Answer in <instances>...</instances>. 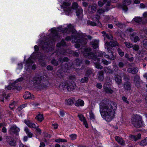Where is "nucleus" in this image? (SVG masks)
<instances>
[{
    "instance_id": "nucleus-20",
    "label": "nucleus",
    "mask_w": 147,
    "mask_h": 147,
    "mask_svg": "<svg viewBox=\"0 0 147 147\" xmlns=\"http://www.w3.org/2000/svg\"><path fill=\"white\" fill-rule=\"evenodd\" d=\"M76 11V16L79 19H81L83 16V11L82 9L81 8H79Z\"/></svg>"
},
{
    "instance_id": "nucleus-64",
    "label": "nucleus",
    "mask_w": 147,
    "mask_h": 147,
    "mask_svg": "<svg viewBox=\"0 0 147 147\" xmlns=\"http://www.w3.org/2000/svg\"><path fill=\"white\" fill-rule=\"evenodd\" d=\"M106 36L108 39L111 40L113 39V36L111 34H106Z\"/></svg>"
},
{
    "instance_id": "nucleus-34",
    "label": "nucleus",
    "mask_w": 147,
    "mask_h": 147,
    "mask_svg": "<svg viewBox=\"0 0 147 147\" xmlns=\"http://www.w3.org/2000/svg\"><path fill=\"white\" fill-rule=\"evenodd\" d=\"M104 73L102 71H100L98 74V79L100 81H102L104 80Z\"/></svg>"
},
{
    "instance_id": "nucleus-28",
    "label": "nucleus",
    "mask_w": 147,
    "mask_h": 147,
    "mask_svg": "<svg viewBox=\"0 0 147 147\" xmlns=\"http://www.w3.org/2000/svg\"><path fill=\"white\" fill-rule=\"evenodd\" d=\"M127 71L129 73H131L133 74H135L138 73V69L137 67L130 68L127 69Z\"/></svg>"
},
{
    "instance_id": "nucleus-59",
    "label": "nucleus",
    "mask_w": 147,
    "mask_h": 147,
    "mask_svg": "<svg viewBox=\"0 0 147 147\" xmlns=\"http://www.w3.org/2000/svg\"><path fill=\"white\" fill-rule=\"evenodd\" d=\"M123 77L124 79L126 81L128 82V81H129L130 80V79L129 78L128 76L126 74H123Z\"/></svg>"
},
{
    "instance_id": "nucleus-56",
    "label": "nucleus",
    "mask_w": 147,
    "mask_h": 147,
    "mask_svg": "<svg viewBox=\"0 0 147 147\" xmlns=\"http://www.w3.org/2000/svg\"><path fill=\"white\" fill-rule=\"evenodd\" d=\"M70 139L72 140H74L76 138L77 136L76 134H73L69 135Z\"/></svg>"
},
{
    "instance_id": "nucleus-23",
    "label": "nucleus",
    "mask_w": 147,
    "mask_h": 147,
    "mask_svg": "<svg viewBox=\"0 0 147 147\" xmlns=\"http://www.w3.org/2000/svg\"><path fill=\"white\" fill-rule=\"evenodd\" d=\"M36 68V65H26L25 68L27 71H30L34 70Z\"/></svg>"
},
{
    "instance_id": "nucleus-54",
    "label": "nucleus",
    "mask_w": 147,
    "mask_h": 147,
    "mask_svg": "<svg viewBox=\"0 0 147 147\" xmlns=\"http://www.w3.org/2000/svg\"><path fill=\"white\" fill-rule=\"evenodd\" d=\"M75 100L74 99H69L67 100V104L69 105H71L74 103Z\"/></svg>"
},
{
    "instance_id": "nucleus-62",
    "label": "nucleus",
    "mask_w": 147,
    "mask_h": 147,
    "mask_svg": "<svg viewBox=\"0 0 147 147\" xmlns=\"http://www.w3.org/2000/svg\"><path fill=\"white\" fill-rule=\"evenodd\" d=\"M75 63H76V64H80L82 63V61L80 59H76L75 60Z\"/></svg>"
},
{
    "instance_id": "nucleus-16",
    "label": "nucleus",
    "mask_w": 147,
    "mask_h": 147,
    "mask_svg": "<svg viewBox=\"0 0 147 147\" xmlns=\"http://www.w3.org/2000/svg\"><path fill=\"white\" fill-rule=\"evenodd\" d=\"M71 39L72 40V42H76L80 41V40L77 39V37L75 34L71 35V36H67L65 38L66 40L67 41H70Z\"/></svg>"
},
{
    "instance_id": "nucleus-13",
    "label": "nucleus",
    "mask_w": 147,
    "mask_h": 147,
    "mask_svg": "<svg viewBox=\"0 0 147 147\" xmlns=\"http://www.w3.org/2000/svg\"><path fill=\"white\" fill-rule=\"evenodd\" d=\"M6 89L8 90H11L16 89L17 90H21L22 87L20 86H16L14 82L8 85L7 87H6Z\"/></svg>"
},
{
    "instance_id": "nucleus-17",
    "label": "nucleus",
    "mask_w": 147,
    "mask_h": 147,
    "mask_svg": "<svg viewBox=\"0 0 147 147\" xmlns=\"http://www.w3.org/2000/svg\"><path fill=\"white\" fill-rule=\"evenodd\" d=\"M130 39L131 40L134 42H136L138 41H139L140 40V39L139 37L136 35V33H132L130 34Z\"/></svg>"
},
{
    "instance_id": "nucleus-3",
    "label": "nucleus",
    "mask_w": 147,
    "mask_h": 147,
    "mask_svg": "<svg viewBox=\"0 0 147 147\" xmlns=\"http://www.w3.org/2000/svg\"><path fill=\"white\" fill-rule=\"evenodd\" d=\"M45 76L38 75L34 76L32 79V81L33 82L35 88L38 90H40L47 87V85L46 83H42L44 79Z\"/></svg>"
},
{
    "instance_id": "nucleus-15",
    "label": "nucleus",
    "mask_w": 147,
    "mask_h": 147,
    "mask_svg": "<svg viewBox=\"0 0 147 147\" xmlns=\"http://www.w3.org/2000/svg\"><path fill=\"white\" fill-rule=\"evenodd\" d=\"M140 77L137 74L134 77V79L133 81L135 84V85L137 87H139L140 86Z\"/></svg>"
},
{
    "instance_id": "nucleus-22",
    "label": "nucleus",
    "mask_w": 147,
    "mask_h": 147,
    "mask_svg": "<svg viewBox=\"0 0 147 147\" xmlns=\"http://www.w3.org/2000/svg\"><path fill=\"white\" fill-rule=\"evenodd\" d=\"M109 44L110 45L113 47H119L120 45L119 43L116 40L113 39L111 40L109 42H108Z\"/></svg>"
},
{
    "instance_id": "nucleus-2",
    "label": "nucleus",
    "mask_w": 147,
    "mask_h": 147,
    "mask_svg": "<svg viewBox=\"0 0 147 147\" xmlns=\"http://www.w3.org/2000/svg\"><path fill=\"white\" fill-rule=\"evenodd\" d=\"M68 28H65L63 29L61 27H59L57 28L51 29V35L50 37V39L52 41L55 42L60 39V36L58 35L57 32H62L63 33H67L68 34L69 32L74 33L75 30L73 26L70 24L67 26Z\"/></svg>"
},
{
    "instance_id": "nucleus-33",
    "label": "nucleus",
    "mask_w": 147,
    "mask_h": 147,
    "mask_svg": "<svg viewBox=\"0 0 147 147\" xmlns=\"http://www.w3.org/2000/svg\"><path fill=\"white\" fill-rule=\"evenodd\" d=\"M72 10H77L78 8H81L79 7L78 3L76 2H73L71 5V7ZM73 11V10H72Z\"/></svg>"
},
{
    "instance_id": "nucleus-45",
    "label": "nucleus",
    "mask_w": 147,
    "mask_h": 147,
    "mask_svg": "<svg viewBox=\"0 0 147 147\" xmlns=\"http://www.w3.org/2000/svg\"><path fill=\"white\" fill-rule=\"evenodd\" d=\"M89 77L85 76L81 79L80 82L82 83H87L89 80Z\"/></svg>"
},
{
    "instance_id": "nucleus-37",
    "label": "nucleus",
    "mask_w": 147,
    "mask_h": 147,
    "mask_svg": "<svg viewBox=\"0 0 147 147\" xmlns=\"http://www.w3.org/2000/svg\"><path fill=\"white\" fill-rule=\"evenodd\" d=\"M134 21L136 23H139L140 22H142L143 23V21H144V19L141 17H136L134 19Z\"/></svg>"
},
{
    "instance_id": "nucleus-27",
    "label": "nucleus",
    "mask_w": 147,
    "mask_h": 147,
    "mask_svg": "<svg viewBox=\"0 0 147 147\" xmlns=\"http://www.w3.org/2000/svg\"><path fill=\"white\" fill-rule=\"evenodd\" d=\"M124 89L125 90H128L131 89V84L129 82H125L123 85Z\"/></svg>"
},
{
    "instance_id": "nucleus-29",
    "label": "nucleus",
    "mask_w": 147,
    "mask_h": 147,
    "mask_svg": "<svg viewBox=\"0 0 147 147\" xmlns=\"http://www.w3.org/2000/svg\"><path fill=\"white\" fill-rule=\"evenodd\" d=\"M115 140L119 144L123 146L125 144L124 141L123 139L119 136H115Z\"/></svg>"
},
{
    "instance_id": "nucleus-35",
    "label": "nucleus",
    "mask_w": 147,
    "mask_h": 147,
    "mask_svg": "<svg viewBox=\"0 0 147 147\" xmlns=\"http://www.w3.org/2000/svg\"><path fill=\"white\" fill-rule=\"evenodd\" d=\"M69 60V59L67 57H65L63 58H60L58 59L59 63H62L63 62H67Z\"/></svg>"
},
{
    "instance_id": "nucleus-47",
    "label": "nucleus",
    "mask_w": 147,
    "mask_h": 147,
    "mask_svg": "<svg viewBox=\"0 0 147 147\" xmlns=\"http://www.w3.org/2000/svg\"><path fill=\"white\" fill-rule=\"evenodd\" d=\"M24 131L28 134V136L31 137L32 136V134L30 132L29 129L27 127L25 128Z\"/></svg>"
},
{
    "instance_id": "nucleus-63",
    "label": "nucleus",
    "mask_w": 147,
    "mask_h": 147,
    "mask_svg": "<svg viewBox=\"0 0 147 147\" xmlns=\"http://www.w3.org/2000/svg\"><path fill=\"white\" fill-rule=\"evenodd\" d=\"M55 141L57 142H67V141L66 140L62 139H57L55 140Z\"/></svg>"
},
{
    "instance_id": "nucleus-24",
    "label": "nucleus",
    "mask_w": 147,
    "mask_h": 147,
    "mask_svg": "<svg viewBox=\"0 0 147 147\" xmlns=\"http://www.w3.org/2000/svg\"><path fill=\"white\" fill-rule=\"evenodd\" d=\"M23 97L25 99H32L34 98V96L31 95L30 93L28 91L25 92Z\"/></svg>"
},
{
    "instance_id": "nucleus-61",
    "label": "nucleus",
    "mask_w": 147,
    "mask_h": 147,
    "mask_svg": "<svg viewBox=\"0 0 147 147\" xmlns=\"http://www.w3.org/2000/svg\"><path fill=\"white\" fill-rule=\"evenodd\" d=\"M90 119L92 120H94L95 119V116L93 113L91 112L90 113Z\"/></svg>"
},
{
    "instance_id": "nucleus-21",
    "label": "nucleus",
    "mask_w": 147,
    "mask_h": 147,
    "mask_svg": "<svg viewBox=\"0 0 147 147\" xmlns=\"http://www.w3.org/2000/svg\"><path fill=\"white\" fill-rule=\"evenodd\" d=\"M78 117H79L80 120L83 122L84 124L85 125L86 127L87 128H88V127L87 122L86 121V119L84 117L83 115L81 114L78 115Z\"/></svg>"
},
{
    "instance_id": "nucleus-44",
    "label": "nucleus",
    "mask_w": 147,
    "mask_h": 147,
    "mask_svg": "<svg viewBox=\"0 0 147 147\" xmlns=\"http://www.w3.org/2000/svg\"><path fill=\"white\" fill-rule=\"evenodd\" d=\"M66 53V51L64 49H62L61 50H58L57 51V54H61L63 55H65Z\"/></svg>"
},
{
    "instance_id": "nucleus-49",
    "label": "nucleus",
    "mask_w": 147,
    "mask_h": 147,
    "mask_svg": "<svg viewBox=\"0 0 147 147\" xmlns=\"http://www.w3.org/2000/svg\"><path fill=\"white\" fill-rule=\"evenodd\" d=\"M124 44L128 48H131L133 47V45L131 42H124Z\"/></svg>"
},
{
    "instance_id": "nucleus-11",
    "label": "nucleus",
    "mask_w": 147,
    "mask_h": 147,
    "mask_svg": "<svg viewBox=\"0 0 147 147\" xmlns=\"http://www.w3.org/2000/svg\"><path fill=\"white\" fill-rule=\"evenodd\" d=\"M77 39L80 40V41L75 42V47L76 48H79L80 45H84L86 44L87 42V40L85 38H83L81 39H80L79 38H77Z\"/></svg>"
},
{
    "instance_id": "nucleus-41",
    "label": "nucleus",
    "mask_w": 147,
    "mask_h": 147,
    "mask_svg": "<svg viewBox=\"0 0 147 147\" xmlns=\"http://www.w3.org/2000/svg\"><path fill=\"white\" fill-rule=\"evenodd\" d=\"M93 73L92 71L90 69H88L86 71L85 75V76L89 78Z\"/></svg>"
},
{
    "instance_id": "nucleus-18",
    "label": "nucleus",
    "mask_w": 147,
    "mask_h": 147,
    "mask_svg": "<svg viewBox=\"0 0 147 147\" xmlns=\"http://www.w3.org/2000/svg\"><path fill=\"white\" fill-rule=\"evenodd\" d=\"M103 88L105 92L107 93L112 94L113 93V90L109 87L108 84H105L103 86Z\"/></svg>"
},
{
    "instance_id": "nucleus-25",
    "label": "nucleus",
    "mask_w": 147,
    "mask_h": 147,
    "mask_svg": "<svg viewBox=\"0 0 147 147\" xmlns=\"http://www.w3.org/2000/svg\"><path fill=\"white\" fill-rule=\"evenodd\" d=\"M141 138V135L140 134H138L136 136L133 135H130L129 136V138L131 140H134L135 141H136L140 139Z\"/></svg>"
},
{
    "instance_id": "nucleus-6",
    "label": "nucleus",
    "mask_w": 147,
    "mask_h": 147,
    "mask_svg": "<svg viewBox=\"0 0 147 147\" xmlns=\"http://www.w3.org/2000/svg\"><path fill=\"white\" fill-rule=\"evenodd\" d=\"M71 2L64 1L61 5V8L63 9L66 15H70L73 12V10L71 7H68L70 5Z\"/></svg>"
},
{
    "instance_id": "nucleus-12",
    "label": "nucleus",
    "mask_w": 147,
    "mask_h": 147,
    "mask_svg": "<svg viewBox=\"0 0 147 147\" xmlns=\"http://www.w3.org/2000/svg\"><path fill=\"white\" fill-rule=\"evenodd\" d=\"M20 129L16 125H12L9 130V132L10 134L12 135H13L14 134L17 135Z\"/></svg>"
},
{
    "instance_id": "nucleus-9",
    "label": "nucleus",
    "mask_w": 147,
    "mask_h": 147,
    "mask_svg": "<svg viewBox=\"0 0 147 147\" xmlns=\"http://www.w3.org/2000/svg\"><path fill=\"white\" fill-rule=\"evenodd\" d=\"M68 65H62L61 69H59L58 70L56 73V75L57 77L60 78H63L64 76V71H65L66 70V69H63V67H67Z\"/></svg>"
},
{
    "instance_id": "nucleus-39",
    "label": "nucleus",
    "mask_w": 147,
    "mask_h": 147,
    "mask_svg": "<svg viewBox=\"0 0 147 147\" xmlns=\"http://www.w3.org/2000/svg\"><path fill=\"white\" fill-rule=\"evenodd\" d=\"M143 18H142L144 21H143V24H145L147 22V12H145L143 13Z\"/></svg>"
},
{
    "instance_id": "nucleus-38",
    "label": "nucleus",
    "mask_w": 147,
    "mask_h": 147,
    "mask_svg": "<svg viewBox=\"0 0 147 147\" xmlns=\"http://www.w3.org/2000/svg\"><path fill=\"white\" fill-rule=\"evenodd\" d=\"M100 19V16L98 15L97 13L93 16V20L94 21L97 22L98 23H99V20Z\"/></svg>"
},
{
    "instance_id": "nucleus-31",
    "label": "nucleus",
    "mask_w": 147,
    "mask_h": 147,
    "mask_svg": "<svg viewBox=\"0 0 147 147\" xmlns=\"http://www.w3.org/2000/svg\"><path fill=\"white\" fill-rule=\"evenodd\" d=\"M75 102V105L76 106H82L84 105V101L80 99L76 100Z\"/></svg>"
},
{
    "instance_id": "nucleus-48",
    "label": "nucleus",
    "mask_w": 147,
    "mask_h": 147,
    "mask_svg": "<svg viewBox=\"0 0 147 147\" xmlns=\"http://www.w3.org/2000/svg\"><path fill=\"white\" fill-rule=\"evenodd\" d=\"M104 70L105 72L107 73L112 74L113 72V70L107 67H105Z\"/></svg>"
},
{
    "instance_id": "nucleus-58",
    "label": "nucleus",
    "mask_w": 147,
    "mask_h": 147,
    "mask_svg": "<svg viewBox=\"0 0 147 147\" xmlns=\"http://www.w3.org/2000/svg\"><path fill=\"white\" fill-rule=\"evenodd\" d=\"M117 51L119 54L122 57L124 55V52L122 51L121 50L120 48H118L117 49Z\"/></svg>"
},
{
    "instance_id": "nucleus-50",
    "label": "nucleus",
    "mask_w": 147,
    "mask_h": 147,
    "mask_svg": "<svg viewBox=\"0 0 147 147\" xmlns=\"http://www.w3.org/2000/svg\"><path fill=\"white\" fill-rule=\"evenodd\" d=\"M143 47L147 49V39H144L142 41Z\"/></svg>"
},
{
    "instance_id": "nucleus-52",
    "label": "nucleus",
    "mask_w": 147,
    "mask_h": 147,
    "mask_svg": "<svg viewBox=\"0 0 147 147\" xmlns=\"http://www.w3.org/2000/svg\"><path fill=\"white\" fill-rule=\"evenodd\" d=\"M87 24L88 25H91L92 26H96V23L94 22L91 21L89 20H88L87 22Z\"/></svg>"
},
{
    "instance_id": "nucleus-26",
    "label": "nucleus",
    "mask_w": 147,
    "mask_h": 147,
    "mask_svg": "<svg viewBox=\"0 0 147 147\" xmlns=\"http://www.w3.org/2000/svg\"><path fill=\"white\" fill-rule=\"evenodd\" d=\"M105 49H107V51L109 53H111V55H113L112 52L113 47H111L110 45L109 44L108 42H107L105 43Z\"/></svg>"
},
{
    "instance_id": "nucleus-53",
    "label": "nucleus",
    "mask_w": 147,
    "mask_h": 147,
    "mask_svg": "<svg viewBox=\"0 0 147 147\" xmlns=\"http://www.w3.org/2000/svg\"><path fill=\"white\" fill-rule=\"evenodd\" d=\"M9 144L11 146H14L16 145V142L12 138L9 142Z\"/></svg>"
},
{
    "instance_id": "nucleus-4",
    "label": "nucleus",
    "mask_w": 147,
    "mask_h": 147,
    "mask_svg": "<svg viewBox=\"0 0 147 147\" xmlns=\"http://www.w3.org/2000/svg\"><path fill=\"white\" fill-rule=\"evenodd\" d=\"M77 86L75 82L74 81H67L62 83L59 85L61 90H67L69 91H72L75 90Z\"/></svg>"
},
{
    "instance_id": "nucleus-40",
    "label": "nucleus",
    "mask_w": 147,
    "mask_h": 147,
    "mask_svg": "<svg viewBox=\"0 0 147 147\" xmlns=\"http://www.w3.org/2000/svg\"><path fill=\"white\" fill-rule=\"evenodd\" d=\"M66 43L65 42L64 40L63 39L61 41L60 43H58L57 45V47H60L61 46L64 47L66 46Z\"/></svg>"
},
{
    "instance_id": "nucleus-60",
    "label": "nucleus",
    "mask_w": 147,
    "mask_h": 147,
    "mask_svg": "<svg viewBox=\"0 0 147 147\" xmlns=\"http://www.w3.org/2000/svg\"><path fill=\"white\" fill-rule=\"evenodd\" d=\"M145 51H144L143 49L140 50L138 52V54L141 55V56H143L145 53Z\"/></svg>"
},
{
    "instance_id": "nucleus-19",
    "label": "nucleus",
    "mask_w": 147,
    "mask_h": 147,
    "mask_svg": "<svg viewBox=\"0 0 147 147\" xmlns=\"http://www.w3.org/2000/svg\"><path fill=\"white\" fill-rule=\"evenodd\" d=\"M114 80L118 85H121L122 83L121 77L118 74H116L114 76Z\"/></svg>"
},
{
    "instance_id": "nucleus-10",
    "label": "nucleus",
    "mask_w": 147,
    "mask_h": 147,
    "mask_svg": "<svg viewBox=\"0 0 147 147\" xmlns=\"http://www.w3.org/2000/svg\"><path fill=\"white\" fill-rule=\"evenodd\" d=\"M131 0H123V4L121 7L122 9L125 12H127L128 10L127 6L131 4Z\"/></svg>"
},
{
    "instance_id": "nucleus-32",
    "label": "nucleus",
    "mask_w": 147,
    "mask_h": 147,
    "mask_svg": "<svg viewBox=\"0 0 147 147\" xmlns=\"http://www.w3.org/2000/svg\"><path fill=\"white\" fill-rule=\"evenodd\" d=\"M114 23L117 26L120 28H122L125 26V24H124L116 20L114 21Z\"/></svg>"
},
{
    "instance_id": "nucleus-36",
    "label": "nucleus",
    "mask_w": 147,
    "mask_h": 147,
    "mask_svg": "<svg viewBox=\"0 0 147 147\" xmlns=\"http://www.w3.org/2000/svg\"><path fill=\"white\" fill-rule=\"evenodd\" d=\"M35 118L40 122H41L44 119L43 115L40 113L36 116Z\"/></svg>"
},
{
    "instance_id": "nucleus-57",
    "label": "nucleus",
    "mask_w": 147,
    "mask_h": 147,
    "mask_svg": "<svg viewBox=\"0 0 147 147\" xmlns=\"http://www.w3.org/2000/svg\"><path fill=\"white\" fill-rule=\"evenodd\" d=\"M24 79L22 77H21L19 78L16 81H15L14 82V84H16V86H18V84H17V83H18V82H21V81H22L23 80H24Z\"/></svg>"
},
{
    "instance_id": "nucleus-46",
    "label": "nucleus",
    "mask_w": 147,
    "mask_h": 147,
    "mask_svg": "<svg viewBox=\"0 0 147 147\" xmlns=\"http://www.w3.org/2000/svg\"><path fill=\"white\" fill-rule=\"evenodd\" d=\"M140 33L141 34V36L142 37H147V31L141 30Z\"/></svg>"
},
{
    "instance_id": "nucleus-1",
    "label": "nucleus",
    "mask_w": 147,
    "mask_h": 147,
    "mask_svg": "<svg viewBox=\"0 0 147 147\" xmlns=\"http://www.w3.org/2000/svg\"><path fill=\"white\" fill-rule=\"evenodd\" d=\"M102 101L100 103V111L103 117L107 121H110L114 117L115 110L117 109L116 103L110 101L107 104Z\"/></svg>"
},
{
    "instance_id": "nucleus-55",
    "label": "nucleus",
    "mask_w": 147,
    "mask_h": 147,
    "mask_svg": "<svg viewBox=\"0 0 147 147\" xmlns=\"http://www.w3.org/2000/svg\"><path fill=\"white\" fill-rule=\"evenodd\" d=\"M105 11V10L102 9H99L97 11L96 13L99 14H103Z\"/></svg>"
},
{
    "instance_id": "nucleus-43",
    "label": "nucleus",
    "mask_w": 147,
    "mask_h": 147,
    "mask_svg": "<svg viewBox=\"0 0 147 147\" xmlns=\"http://www.w3.org/2000/svg\"><path fill=\"white\" fill-rule=\"evenodd\" d=\"M34 59L32 57H29L26 61V64H32L34 63Z\"/></svg>"
},
{
    "instance_id": "nucleus-42",
    "label": "nucleus",
    "mask_w": 147,
    "mask_h": 147,
    "mask_svg": "<svg viewBox=\"0 0 147 147\" xmlns=\"http://www.w3.org/2000/svg\"><path fill=\"white\" fill-rule=\"evenodd\" d=\"M139 144L142 146L147 145V137L142 140L140 143Z\"/></svg>"
},
{
    "instance_id": "nucleus-51",
    "label": "nucleus",
    "mask_w": 147,
    "mask_h": 147,
    "mask_svg": "<svg viewBox=\"0 0 147 147\" xmlns=\"http://www.w3.org/2000/svg\"><path fill=\"white\" fill-rule=\"evenodd\" d=\"M132 47L134 50L136 51H137L139 49V46L138 45L135 44L133 45Z\"/></svg>"
},
{
    "instance_id": "nucleus-14",
    "label": "nucleus",
    "mask_w": 147,
    "mask_h": 147,
    "mask_svg": "<svg viewBox=\"0 0 147 147\" xmlns=\"http://www.w3.org/2000/svg\"><path fill=\"white\" fill-rule=\"evenodd\" d=\"M97 6L96 4H93L89 6L88 8V11L90 14H93L96 11Z\"/></svg>"
},
{
    "instance_id": "nucleus-30",
    "label": "nucleus",
    "mask_w": 147,
    "mask_h": 147,
    "mask_svg": "<svg viewBox=\"0 0 147 147\" xmlns=\"http://www.w3.org/2000/svg\"><path fill=\"white\" fill-rule=\"evenodd\" d=\"M99 41L94 40V41L90 42V44L93 48L96 49L98 47Z\"/></svg>"
},
{
    "instance_id": "nucleus-8",
    "label": "nucleus",
    "mask_w": 147,
    "mask_h": 147,
    "mask_svg": "<svg viewBox=\"0 0 147 147\" xmlns=\"http://www.w3.org/2000/svg\"><path fill=\"white\" fill-rule=\"evenodd\" d=\"M91 50L89 48H86L84 49L83 52L84 55L86 57L89 59L93 58L95 57L94 54L91 52Z\"/></svg>"
},
{
    "instance_id": "nucleus-7",
    "label": "nucleus",
    "mask_w": 147,
    "mask_h": 147,
    "mask_svg": "<svg viewBox=\"0 0 147 147\" xmlns=\"http://www.w3.org/2000/svg\"><path fill=\"white\" fill-rule=\"evenodd\" d=\"M53 41L46 40L45 42H42L41 45H42V48L43 50L47 51H51L53 50L52 45H53Z\"/></svg>"
},
{
    "instance_id": "nucleus-5",
    "label": "nucleus",
    "mask_w": 147,
    "mask_h": 147,
    "mask_svg": "<svg viewBox=\"0 0 147 147\" xmlns=\"http://www.w3.org/2000/svg\"><path fill=\"white\" fill-rule=\"evenodd\" d=\"M131 121L133 125L136 127L140 128L143 125L142 117L138 115L134 116Z\"/></svg>"
}]
</instances>
